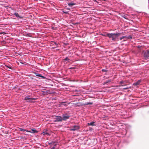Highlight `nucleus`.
Here are the masks:
<instances>
[{
    "mask_svg": "<svg viewBox=\"0 0 149 149\" xmlns=\"http://www.w3.org/2000/svg\"><path fill=\"white\" fill-rule=\"evenodd\" d=\"M76 104L77 106H79V107L83 105V104L82 103H81L80 102L77 103Z\"/></svg>",
    "mask_w": 149,
    "mask_h": 149,
    "instance_id": "obj_13",
    "label": "nucleus"
},
{
    "mask_svg": "<svg viewBox=\"0 0 149 149\" xmlns=\"http://www.w3.org/2000/svg\"><path fill=\"white\" fill-rule=\"evenodd\" d=\"M36 75L37 76L39 77H41V78H42L43 79H45V78H46V77H45L44 76H42L40 74H36Z\"/></svg>",
    "mask_w": 149,
    "mask_h": 149,
    "instance_id": "obj_9",
    "label": "nucleus"
},
{
    "mask_svg": "<svg viewBox=\"0 0 149 149\" xmlns=\"http://www.w3.org/2000/svg\"><path fill=\"white\" fill-rule=\"evenodd\" d=\"M141 81L140 80H139L137 81L136 83H134L133 84V85L134 86H136L138 85H139L140 84V83H141Z\"/></svg>",
    "mask_w": 149,
    "mask_h": 149,
    "instance_id": "obj_10",
    "label": "nucleus"
},
{
    "mask_svg": "<svg viewBox=\"0 0 149 149\" xmlns=\"http://www.w3.org/2000/svg\"><path fill=\"white\" fill-rule=\"evenodd\" d=\"M63 13H65V14H67L68 13V12H65V11H63Z\"/></svg>",
    "mask_w": 149,
    "mask_h": 149,
    "instance_id": "obj_26",
    "label": "nucleus"
},
{
    "mask_svg": "<svg viewBox=\"0 0 149 149\" xmlns=\"http://www.w3.org/2000/svg\"><path fill=\"white\" fill-rule=\"evenodd\" d=\"M14 15H15L17 17H20L18 13H14Z\"/></svg>",
    "mask_w": 149,
    "mask_h": 149,
    "instance_id": "obj_18",
    "label": "nucleus"
},
{
    "mask_svg": "<svg viewBox=\"0 0 149 149\" xmlns=\"http://www.w3.org/2000/svg\"><path fill=\"white\" fill-rule=\"evenodd\" d=\"M62 120L65 121L69 119L70 116L67 113L63 114L62 115Z\"/></svg>",
    "mask_w": 149,
    "mask_h": 149,
    "instance_id": "obj_3",
    "label": "nucleus"
},
{
    "mask_svg": "<svg viewBox=\"0 0 149 149\" xmlns=\"http://www.w3.org/2000/svg\"><path fill=\"white\" fill-rule=\"evenodd\" d=\"M143 57L145 59H147L149 57V51L147 50L144 53Z\"/></svg>",
    "mask_w": 149,
    "mask_h": 149,
    "instance_id": "obj_5",
    "label": "nucleus"
},
{
    "mask_svg": "<svg viewBox=\"0 0 149 149\" xmlns=\"http://www.w3.org/2000/svg\"><path fill=\"white\" fill-rule=\"evenodd\" d=\"M105 70H104V69H103V70H102V71H104Z\"/></svg>",
    "mask_w": 149,
    "mask_h": 149,
    "instance_id": "obj_28",
    "label": "nucleus"
},
{
    "mask_svg": "<svg viewBox=\"0 0 149 149\" xmlns=\"http://www.w3.org/2000/svg\"><path fill=\"white\" fill-rule=\"evenodd\" d=\"M123 39L124 41H126L127 40V36H124L120 38V40H122Z\"/></svg>",
    "mask_w": 149,
    "mask_h": 149,
    "instance_id": "obj_8",
    "label": "nucleus"
},
{
    "mask_svg": "<svg viewBox=\"0 0 149 149\" xmlns=\"http://www.w3.org/2000/svg\"><path fill=\"white\" fill-rule=\"evenodd\" d=\"M54 118L55 119V122L62 121V117L60 116H55Z\"/></svg>",
    "mask_w": 149,
    "mask_h": 149,
    "instance_id": "obj_4",
    "label": "nucleus"
},
{
    "mask_svg": "<svg viewBox=\"0 0 149 149\" xmlns=\"http://www.w3.org/2000/svg\"><path fill=\"white\" fill-rule=\"evenodd\" d=\"M127 39H131L132 38V36L131 35H130L128 36H127Z\"/></svg>",
    "mask_w": 149,
    "mask_h": 149,
    "instance_id": "obj_19",
    "label": "nucleus"
},
{
    "mask_svg": "<svg viewBox=\"0 0 149 149\" xmlns=\"http://www.w3.org/2000/svg\"><path fill=\"white\" fill-rule=\"evenodd\" d=\"M95 123V122H91L90 123H88V126H90V125H91L92 126L95 125L94 124V123Z\"/></svg>",
    "mask_w": 149,
    "mask_h": 149,
    "instance_id": "obj_11",
    "label": "nucleus"
},
{
    "mask_svg": "<svg viewBox=\"0 0 149 149\" xmlns=\"http://www.w3.org/2000/svg\"><path fill=\"white\" fill-rule=\"evenodd\" d=\"M68 4L69 6L72 7V6L75 5V3H68Z\"/></svg>",
    "mask_w": 149,
    "mask_h": 149,
    "instance_id": "obj_15",
    "label": "nucleus"
},
{
    "mask_svg": "<svg viewBox=\"0 0 149 149\" xmlns=\"http://www.w3.org/2000/svg\"><path fill=\"white\" fill-rule=\"evenodd\" d=\"M79 128V127L78 125H74L70 127V130L72 131L77 130Z\"/></svg>",
    "mask_w": 149,
    "mask_h": 149,
    "instance_id": "obj_6",
    "label": "nucleus"
},
{
    "mask_svg": "<svg viewBox=\"0 0 149 149\" xmlns=\"http://www.w3.org/2000/svg\"><path fill=\"white\" fill-rule=\"evenodd\" d=\"M64 60L65 61H68L69 60V58L68 57H67L65 59H64Z\"/></svg>",
    "mask_w": 149,
    "mask_h": 149,
    "instance_id": "obj_21",
    "label": "nucleus"
},
{
    "mask_svg": "<svg viewBox=\"0 0 149 149\" xmlns=\"http://www.w3.org/2000/svg\"><path fill=\"white\" fill-rule=\"evenodd\" d=\"M129 88L128 87H127L126 88H124L123 89H128Z\"/></svg>",
    "mask_w": 149,
    "mask_h": 149,
    "instance_id": "obj_25",
    "label": "nucleus"
},
{
    "mask_svg": "<svg viewBox=\"0 0 149 149\" xmlns=\"http://www.w3.org/2000/svg\"><path fill=\"white\" fill-rule=\"evenodd\" d=\"M26 132H30L32 133H34L36 132H37L38 131L36 130H30L29 131L27 130Z\"/></svg>",
    "mask_w": 149,
    "mask_h": 149,
    "instance_id": "obj_7",
    "label": "nucleus"
},
{
    "mask_svg": "<svg viewBox=\"0 0 149 149\" xmlns=\"http://www.w3.org/2000/svg\"><path fill=\"white\" fill-rule=\"evenodd\" d=\"M19 129H20V131H26V130H26V129L23 130V129H22V128H20Z\"/></svg>",
    "mask_w": 149,
    "mask_h": 149,
    "instance_id": "obj_22",
    "label": "nucleus"
},
{
    "mask_svg": "<svg viewBox=\"0 0 149 149\" xmlns=\"http://www.w3.org/2000/svg\"><path fill=\"white\" fill-rule=\"evenodd\" d=\"M30 96H26L25 98V100H28L27 101V102H33L32 101V100H36V98H31L30 97Z\"/></svg>",
    "mask_w": 149,
    "mask_h": 149,
    "instance_id": "obj_2",
    "label": "nucleus"
},
{
    "mask_svg": "<svg viewBox=\"0 0 149 149\" xmlns=\"http://www.w3.org/2000/svg\"><path fill=\"white\" fill-rule=\"evenodd\" d=\"M50 149H55V148L54 147H53L52 148H51Z\"/></svg>",
    "mask_w": 149,
    "mask_h": 149,
    "instance_id": "obj_27",
    "label": "nucleus"
},
{
    "mask_svg": "<svg viewBox=\"0 0 149 149\" xmlns=\"http://www.w3.org/2000/svg\"><path fill=\"white\" fill-rule=\"evenodd\" d=\"M121 34V33H107V36L109 38H111L113 40H115L116 38L119 36Z\"/></svg>",
    "mask_w": 149,
    "mask_h": 149,
    "instance_id": "obj_1",
    "label": "nucleus"
},
{
    "mask_svg": "<svg viewBox=\"0 0 149 149\" xmlns=\"http://www.w3.org/2000/svg\"><path fill=\"white\" fill-rule=\"evenodd\" d=\"M5 67L6 69L7 70H8V68H9V69H11V70L12 69V68L10 66H8L7 65H5Z\"/></svg>",
    "mask_w": 149,
    "mask_h": 149,
    "instance_id": "obj_12",
    "label": "nucleus"
},
{
    "mask_svg": "<svg viewBox=\"0 0 149 149\" xmlns=\"http://www.w3.org/2000/svg\"><path fill=\"white\" fill-rule=\"evenodd\" d=\"M107 34H102V35L103 36H107Z\"/></svg>",
    "mask_w": 149,
    "mask_h": 149,
    "instance_id": "obj_23",
    "label": "nucleus"
},
{
    "mask_svg": "<svg viewBox=\"0 0 149 149\" xmlns=\"http://www.w3.org/2000/svg\"><path fill=\"white\" fill-rule=\"evenodd\" d=\"M111 82V80H109L107 81H106L105 82H104L105 84H107V83H108L109 82Z\"/></svg>",
    "mask_w": 149,
    "mask_h": 149,
    "instance_id": "obj_20",
    "label": "nucleus"
},
{
    "mask_svg": "<svg viewBox=\"0 0 149 149\" xmlns=\"http://www.w3.org/2000/svg\"><path fill=\"white\" fill-rule=\"evenodd\" d=\"M68 9H69V10H70V9H69V8H68Z\"/></svg>",
    "mask_w": 149,
    "mask_h": 149,
    "instance_id": "obj_29",
    "label": "nucleus"
},
{
    "mask_svg": "<svg viewBox=\"0 0 149 149\" xmlns=\"http://www.w3.org/2000/svg\"><path fill=\"white\" fill-rule=\"evenodd\" d=\"M43 134L44 135H47V136L50 135V134L47 131H45L43 132Z\"/></svg>",
    "mask_w": 149,
    "mask_h": 149,
    "instance_id": "obj_14",
    "label": "nucleus"
},
{
    "mask_svg": "<svg viewBox=\"0 0 149 149\" xmlns=\"http://www.w3.org/2000/svg\"><path fill=\"white\" fill-rule=\"evenodd\" d=\"M61 105H63L66 107L67 106V104H66L64 102H62L61 103Z\"/></svg>",
    "mask_w": 149,
    "mask_h": 149,
    "instance_id": "obj_16",
    "label": "nucleus"
},
{
    "mask_svg": "<svg viewBox=\"0 0 149 149\" xmlns=\"http://www.w3.org/2000/svg\"><path fill=\"white\" fill-rule=\"evenodd\" d=\"M120 84H123L124 83V81H121L120 82Z\"/></svg>",
    "mask_w": 149,
    "mask_h": 149,
    "instance_id": "obj_24",
    "label": "nucleus"
},
{
    "mask_svg": "<svg viewBox=\"0 0 149 149\" xmlns=\"http://www.w3.org/2000/svg\"><path fill=\"white\" fill-rule=\"evenodd\" d=\"M93 103L89 102H88L87 103H86L84 104V105H91L93 104Z\"/></svg>",
    "mask_w": 149,
    "mask_h": 149,
    "instance_id": "obj_17",
    "label": "nucleus"
}]
</instances>
